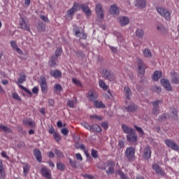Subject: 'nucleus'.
Segmentation results:
<instances>
[{
  "mask_svg": "<svg viewBox=\"0 0 179 179\" xmlns=\"http://www.w3.org/2000/svg\"><path fill=\"white\" fill-rule=\"evenodd\" d=\"M96 167L99 170H106V175L111 176L115 171V162L113 160H107L106 162H99Z\"/></svg>",
  "mask_w": 179,
  "mask_h": 179,
  "instance_id": "nucleus-1",
  "label": "nucleus"
},
{
  "mask_svg": "<svg viewBox=\"0 0 179 179\" xmlns=\"http://www.w3.org/2000/svg\"><path fill=\"white\" fill-rule=\"evenodd\" d=\"M156 10L160 16H162V17H164L166 20H170L171 19V13L170 11H169V9L164 8V7H157Z\"/></svg>",
  "mask_w": 179,
  "mask_h": 179,
  "instance_id": "nucleus-2",
  "label": "nucleus"
},
{
  "mask_svg": "<svg viewBox=\"0 0 179 179\" xmlns=\"http://www.w3.org/2000/svg\"><path fill=\"white\" fill-rule=\"evenodd\" d=\"M24 82H26V74L22 73L20 74V78L17 79V82H16V83L18 85L19 87L22 89V90H24V92H26L27 94L31 96V92L22 85V83H24Z\"/></svg>",
  "mask_w": 179,
  "mask_h": 179,
  "instance_id": "nucleus-3",
  "label": "nucleus"
},
{
  "mask_svg": "<svg viewBox=\"0 0 179 179\" xmlns=\"http://www.w3.org/2000/svg\"><path fill=\"white\" fill-rule=\"evenodd\" d=\"M136 149L134 147H129L125 151V157L129 162H134L135 160Z\"/></svg>",
  "mask_w": 179,
  "mask_h": 179,
  "instance_id": "nucleus-4",
  "label": "nucleus"
},
{
  "mask_svg": "<svg viewBox=\"0 0 179 179\" xmlns=\"http://www.w3.org/2000/svg\"><path fill=\"white\" fill-rule=\"evenodd\" d=\"M78 8H79V5L77 3H74L72 8L67 10V20H72L75 12L78 10Z\"/></svg>",
  "mask_w": 179,
  "mask_h": 179,
  "instance_id": "nucleus-5",
  "label": "nucleus"
},
{
  "mask_svg": "<svg viewBox=\"0 0 179 179\" xmlns=\"http://www.w3.org/2000/svg\"><path fill=\"white\" fill-rule=\"evenodd\" d=\"M20 29L25 30L26 31H30V24L26 21L24 17H21L19 22Z\"/></svg>",
  "mask_w": 179,
  "mask_h": 179,
  "instance_id": "nucleus-6",
  "label": "nucleus"
},
{
  "mask_svg": "<svg viewBox=\"0 0 179 179\" xmlns=\"http://www.w3.org/2000/svg\"><path fill=\"white\" fill-rule=\"evenodd\" d=\"M102 76L107 79V80H109V82H113L115 79L114 74L111 71H108L107 69L102 70Z\"/></svg>",
  "mask_w": 179,
  "mask_h": 179,
  "instance_id": "nucleus-7",
  "label": "nucleus"
},
{
  "mask_svg": "<svg viewBox=\"0 0 179 179\" xmlns=\"http://www.w3.org/2000/svg\"><path fill=\"white\" fill-rule=\"evenodd\" d=\"M152 169L155 171L157 176H161V177H166V172L159 166V164L155 163L152 164Z\"/></svg>",
  "mask_w": 179,
  "mask_h": 179,
  "instance_id": "nucleus-8",
  "label": "nucleus"
},
{
  "mask_svg": "<svg viewBox=\"0 0 179 179\" xmlns=\"http://www.w3.org/2000/svg\"><path fill=\"white\" fill-rule=\"evenodd\" d=\"M95 11L98 17H99L101 20H103L104 19V11L103 10V6L101 3H98L96 4Z\"/></svg>",
  "mask_w": 179,
  "mask_h": 179,
  "instance_id": "nucleus-9",
  "label": "nucleus"
},
{
  "mask_svg": "<svg viewBox=\"0 0 179 179\" xmlns=\"http://www.w3.org/2000/svg\"><path fill=\"white\" fill-rule=\"evenodd\" d=\"M39 84L42 93H47V92H48V87L47 86V80H45V77L40 78Z\"/></svg>",
  "mask_w": 179,
  "mask_h": 179,
  "instance_id": "nucleus-10",
  "label": "nucleus"
},
{
  "mask_svg": "<svg viewBox=\"0 0 179 179\" xmlns=\"http://www.w3.org/2000/svg\"><path fill=\"white\" fill-rule=\"evenodd\" d=\"M164 143L165 145H166V146H168V148H170L171 149H172V150L178 152L179 150L178 145H177V143H176L174 141L170 139H166L164 141Z\"/></svg>",
  "mask_w": 179,
  "mask_h": 179,
  "instance_id": "nucleus-11",
  "label": "nucleus"
},
{
  "mask_svg": "<svg viewBox=\"0 0 179 179\" xmlns=\"http://www.w3.org/2000/svg\"><path fill=\"white\" fill-rule=\"evenodd\" d=\"M143 157L145 160H149L152 157V149L150 146L147 145L144 148Z\"/></svg>",
  "mask_w": 179,
  "mask_h": 179,
  "instance_id": "nucleus-12",
  "label": "nucleus"
},
{
  "mask_svg": "<svg viewBox=\"0 0 179 179\" xmlns=\"http://www.w3.org/2000/svg\"><path fill=\"white\" fill-rule=\"evenodd\" d=\"M117 22L122 27H124V26L129 24V18L127 16H119L117 17Z\"/></svg>",
  "mask_w": 179,
  "mask_h": 179,
  "instance_id": "nucleus-13",
  "label": "nucleus"
},
{
  "mask_svg": "<svg viewBox=\"0 0 179 179\" xmlns=\"http://www.w3.org/2000/svg\"><path fill=\"white\" fill-rule=\"evenodd\" d=\"M127 140L128 142H130V143H135V142L138 141V135H136L135 133V130L133 132L127 134Z\"/></svg>",
  "mask_w": 179,
  "mask_h": 179,
  "instance_id": "nucleus-14",
  "label": "nucleus"
},
{
  "mask_svg": "<svg viewBox=\"0 0 179 179\" xmlns=\"http://www.w3.org/2000/svg\"><path fill=\"white\" fill-rule=\"evenodd\" d=\"M161 84L162 86L166 89V90H168V92H172L173 87H171V84H170V81L166 78L161 80Z\"/></svg>",
  "mask_w": 179,
  "mask_h": 179,
  "instance_id": "nucleus-15",
  "label": "nucleus"
},
{
  "mask_svg": "<svg viewBox=\"0 0 179 179\" xmlns=\"http://www.w3.org/2000/svg\"><path fill=\"white\" fill-rule=\"evenodd\" d=\"M138 73L141 75H143L145 73V69L148 68L146 64H143V62H142V59H138Z\"/></svg>",
  "mask_w": 179,
  "mask_h": 179,
  "instance_id": "nucleus-16",
  "label": "nucleus"
},
{
  "mask_svg": "<svg viewBox=\"0 0 179 179\" xmlns=\"http://www.w3.org/2000/svg\"><path fill=\"white\" fill-rule=\"evenodd\" d=\"M41 173L45 178L51 179V171H50V169L43 167L41 169Z\"/></svg>",
  "mask_w": 179,
  "mask_h": 179,
  "instance_id": "nucleus-17",
  "label": "nucleus"
},
{
  "mask_svg": "<svg viewBox=\"0 0 179 179\" xmlns=\"http://www.w3.org/2000/svg\"><path fill=\"white\" fill-rule=\"evenodd\" d=\"M134 6L139 9H145L146 8V0H136Z\"/></svg>",
  "mask_w": 179,
  "mask_h": 179,
  "instance_id": "nucleus-18",
  "label": "nucleus"
},
{
  "mask_svg": "<svg viewBox=\"0 0 179 179\" xmlns=\"http://www.w3.org/2000/svg\"><path fill=\"white\" fill-rule=\"evenodd\" d=\"M50 75L55 79H61L62 78V73L59 70H50Z\"/></svg>",
  "mask_w": 179,
  "mask_h": 179,
  "instance_id": "nucleus-19",
  "label": "nucleus"
},
{
  "mask_svg": "<svg viewBox=\"0 0 179 179\" xmlns=\"http://www.w3.org/2000/svg\"><path fill=\"white\" fill-rule=\"evenodd\" d=\"M171 82L174 83V85H179V77L178 74L176 71L171 72Z\"/></svg>",
  "mask_w": 179,
  "mask_h": 179,
  "instance_id": "nucleus-20",
  "label": "nucleus"
},
{
  "mask_svg": "<svg viewBox=\"0 0 179 179\" xmlns=\"http://www.w3.org/2000/svg\"><path fill=\"white\" fill-rule=\"evenodd\" d=\"M110 15H120V9L116 4H113L110 7Z\"/></svg>",
  "mask_w": 179,
  "mask_h": 179,
  "instance_id": "nucleus-21",
  "label": "nucleus"
},
{
  "mask_svg": "<svg viewBox=\"0 0 179 179\" xmlns=\"http://www.w3.org/2000/svg\"><path fill=\"white\" fill-rule=\"evenodd\" d=\"M23 124L27 127H29V128H34V127H36V122L31 120V119L24 120Z\"/></svg>",
  "mask_w": 179,
  "mask_h": 179,
  "instance_id": "nucleus-22",
  "label": "nucleus"
},
{
  "mask_svg": "<svg viewBox=\"0 0 179 179\" xmlns=\"http://www.w3.org/2000/svg\"><path fill=\"white\" fill-rule=\"evenodd\" d=\"M34 155L36 157L37 162L39 163H41V160H43V158L41 157V151L38 149H34Z\"/></svg>",
  "mask_w": 179,
  "mask_h": 179,
  "instance_id": "nucleus-23",
  "label": "nucleus"
},
{
  "mask_svg": "<svg viewBox=\"0 0 179 179\" xmlns=\"http://www.w3.org/2000/svg\"><path fill=\"white\" fill-rule=\"evenodd\" d=\"M127 111H129L130 113H135L138 110V106L135 103H130L127 107L125 108Z\"/></svg>",
  "mask_w": 179,
  "mask_h": 179,
  "instance_id": "nucleus-24",
  "label": "nucleus"
},
{
  "mask_svg": "<svg viewBox=\"0 0 179 179\" xmlns=\"http://www.w3.org/2000/svg\"><path fill=\"white\" fill-rule=\"evenodd\" d=\"M122 129L124 134H127L128 135L135 131V129L127 126V124H122Z\"/></svg>",
  "mask_w": 179,
  "mask_h": 179,
  "instance_id": "nucleus-25",
  "label": "nucleus"
},
{
  "mask_svg": "<svg viewBox=\"0 0 179 179\" xmlns=\"http://www.w3.org/2000/svg\"><path fill=\"white\" fill-rule=\"evenodd\" d=\"M10 44L11 45L12 48H13V50H15V51H17V52H18V54H23V51H22V50H20V48H19V47H17V43H16V41H11L10 42Z\"/></svg>",
  "mask_w": 179,
  "mask_h": 179,
  "instance_id": "nucleus-26",
  "label": "nucleus"
},
{
  "mask_svg": "<svg viewBox=\"0 0 179 179\" xmlns=\"http://www.w3.org/2000/svg\"><path fill=\"white\" fill-rule=\"evenodd\" d=\"M80 8H81L82 10L87 15V16H90L92 15V10H90V8H89V6L86 5L81 4L80 6Z\"/></svg>",
  "mask_w": 179,
  "mask_h": 179,
  "instance_id": "nucleus-27",
  "label": "nucleus"
},
{
  "mask_svg": "<svg viewBox=\"0 0 179 179\" xmlns=\"http://www.w3.org/2000/svg\"><path fill=\"white\" fill-rule=\"evenodd\" d=\"M157 30H158L159 33H162V34H166L167 33V29L160 23L157 24Z\"/></svg>",
  "mask_w": 179,
  "mask_h": 179,
  "instance_id": "nucleus-28",
  "label": "nucleus"
},
{
  "mask_svg": "<svg viewBox=\"0 0 179 179\" xmlns=\"http://www.w3.org/2000/svg\"><path fill=\"white\" fill-rule=\"evenodd\" d=\"M88 99L91 101H94V100L97 99V94H96L93 90H90L88 92Z\"/></svg>",
  "mask_w": 179,
  "mask_h": 179,
  "instance_id": "nucleus-29",
  "label": "nucleus"
},
{
  "mask_svg": "<svg viewBox=\"0 0 179 179\" xmlns=\"http://www.w3.org/2000/svg\"><path fill=\"white\" fill-rule=\"evenodd\" d=\"M135 34L138 38H143V36H145V31L143 29H142V28H138Z\"/></svg>",
  "mask_w": 179,
  "mask_h": 179,
  "instance_id": "nucleus-30",
  "label": "nucleus"
},
{
  "mask_svg": "<svg viewBox=\"0 0 179 179\" xmlns=\"http://www.w3.org/2000/svg\"><path fill=\"white\" fill-rule=\"evenodd\" d=\"M124 90L125 92L126 99L127 100H129V99H131V96H132V92H131V89L129 88V87H124Z\"/></svg>",
  "mask_w": 179,
  "mask_h": 179,
  "instance_id": "nucleus-31",
  "label": "nucleus"
},
{
  "mask_svg": "<svg viewBox=\"0 0 179 179\" xmlns=\"http://www.w3.org/2000/svg\"><path fill=\"white\" fill-rule=\"evenodd\" d=\"M90 132H101V127L99 126L98 124H93L91 127V131Z\"/></svg>",
  "mask_w": 179,
  "mask_h": 179,
  "instance_id": "nucleus-32",
  "label": "nucleus"
},
{
  "mask_svg": "<svg viewBox=\"0 0 179 179\" xmlns=\"http://www.w3.org/2000/svg\"><path fill=\"white\" fill-rule=\"evenodd\" d=\"M57 61H58V58L56 57L55 56L52 55L50 57V66H51L52 68L55 66L57 65Z\"/></svg>",
  "mask_w": 179,
  "mask_h": 179,
  "instance_id": "nucleus-33",
  "label": "nucleus"
},
{
  "mask_svg": "<svg viewBox=\"0 0 179 179\" xmlns=\"http://www.w3.org/2000/svg\"><path fill=\"white\" fill-rule=\"evenodd\" d=\"M94 106L96 108H106V105H104V103H103V102L99 101H94Z\"/></svg>",
  "mask_w": 179,
  "mask_h": 179,
  "instance_id": "nucleus-34",
  "label": "nucleus"
},
{
  "mask_svg": "<svg viewBox=\"0 0 179 179\" xmlns=\"http://www.w3.org/2000/svg\"><path fill=\"white\" fill-rule=\"evenodd\" d=\"M162 78V72L159 71H155L153 76H152V79L153 80H159Z\"/></svg>",
  "mask_w": 179,
  "mask_h": 179,
  "instance_id": "nucleus-35",
  "label": "nucleus"
},
{
  "mask_svg": "<svg viewBox=\"0 0 179 179\" xmlns=\"http://www.w3.org/2000/svg\"><path fill=\"white\" fill-rule=\"evenodd\" d=\"M99 87L103 89V90H107V89H108V85H107L106 82H104L103 80H99Z\"/></svg>",
  "mask_w": 179,
  "mask_h": 179,
  "instance_id": "nucleus-36",
  "label": "nucleus"
},
{
  "mask_svg": "<svg viewBox=\"0 0 179 179\" xmlns=\"http://www.w3.org/2000/svg\"><path fill=\"white\" fill-rule=\"evenodd\" d=\"M0 131H3L4 132H7L8 134L12 132V130L3 124H0Z\"/></svg>",
  "mask_w": 179,
  "mask_h": 179,
  "instance_id": "nucleus-37",
  "label": "nucleus"
},
{
  "mask_svg": "<svg viewBox=\"0 0 179 179\" xmlns=\"http://www.w3.org/2000/svg\"><path fill=\"white\" fill-rule=\"evenodd\" d=\"M143 54L147 58H150V57H152V52H150V50H149V49H145L143 51Z\"/></svg>",
  "mask_w": 179,
  "mask_h": 179,
  "instance_id": "nucleus-38",
  "label": "nucleus"
},
{
  "mask_svg": "<svg viewBox=\"0 0 179 179\" xmlns=\"http://www.w3.org/2000/svg\"><path fill=\"white\" fill-rule=\"evenodd\" d=\"M75 103H76V98H75L74 100H69L67 106L70 107V108H73V107H75Z\"/></svg>",
  "mask_w": 179,
  "mask_h": 179,
  "instance_id": "nucleus-39",
  "label": "nucleus"
},
{
  "mask_svg": "<svg viewBox=\"0 0 179 179\" xmlns=\"http://www.w3.org/2000/svg\"><path fill=\"white\" fill-rule=\"evenodd\" d=\"M169 118H170V115L167 113H164L159 116V121H164V120H169Z\"/></svg>",
  "mask_w": 179,
  "mask_h": 179,
  "instance_id": "nucleus-40",
  "label": "nucleus"
},
{
  "mask_svg": "<svg viewBox=\"0 0 179 179\" xmlns=\"http://www.w3.org/2000/svg\"><path fill=\"white\" fill-rule=\"evenodd\" d=\"M0 177L1 179H5V177H6V173L5 172V168H0Z\"/></svg>",
  "mask_w": 179,
  "mask_h": 179,
  "instance_id": "nucleus-41",
  "label": "nucleus"
},
{
  "mask_svg": "<svg viewBox=\"0 0 179 179\" xmlns=\"http://www.w3.org/2000/svg\"><path fill=\"white\" fill-rule=\"evenodd\" d=\"M90 120H97V121H101L103 120L102 116H99L97 115H92L90 116Z\"/></svg>",
  "mask_w": 179,
  "mask_h": 179,
  "instance_id": "nucleus-42",
  "label": "nucleus"
},
{
  "mask_svg": "<svg viewBox=\"0 0 179 179\" xmlns=\"http://www.w3.org/2000/svg\"><path fill=\"white\" fill-rule=\"evenodd\" d=\"M81 125H83V127H84V128H85L86 129H88V131H91L92 129V125H90L89 123H87V122H83L81 123Z\"/></svg>",
  "mask_w": 179,
  "mask_h": 179,
  "instance_id": "nucleus-43",
  "label": "nucleus"
},
{
  "mask_svg": "<svg viewBox=\"0 0 179 179\" xmlns=\"http://www.w3.org/2000/svg\"><path fill=\"white\" fill-rule=\"evenodd\" d=\"M117 174L120 176L121 179H128V177L126 176L125 173H124L122 170H118Z\"/></svg>",
  "mask_w": 179,
  "mask_h": 179,
  "instance_id": "nucleus-44",
  "label": "nucleus"
},
{
  "mask_svg": "<svg viewBox=\"0 0 179 179\" xmlns=\"http://www.w3.org/2000/svg\"><path fill=\"white\" fill-rule=\"evenodd\" d=\"M134 128L136 129L137 132H138L141 136H143V135H145V132L143 131V129H142V128L138 126H134Z\"/></svg>",
  "mask_w": 179,
  "mask_h": 179,
  "instance_id": "nucleus-45",
  "label": "nucleus"
},
{
  "mask_svg": "<svg viewBox=\"0 0 179 179\" xmlns=\"http://www.w3.org/2000/svg\"><path fill=\"white\" fill-rule=\"evenodd\" d=\"M72 82L74 85H76V86H79V87H82V83H80V80L76 78H73Z\"/></svg>",
  "mask_w": 179,
  "mask_h": 179,
  "instance_id": "nucleus-46",
  "label": "nucleus"
},
{
  "mask_svg": "<svg viewBox=\"0 0 179 179\" xmlns=\"http://www.w3.org/2000/svg\"><path fill=\"white\" fill-rule=\"evenodd\" d=\"M62 54V50L58 48L55 50L54 57H55L56 58H58V57H61Z\"/></svg>",
  "mask_w": 179,
  "mask_h": 179,
  "instance_id": "nucleus-47",
  "label": "nucleus"
},
{
  "mask_svg": "<svg viewBox=\"0 0 179 179\" xmlns=\"http://www.w3.org/2000/svg\"><path fill=\"white\" fill-rule=\"evenodd\" d=\"M91 155L94 159H97L99 157V154H97V150L92 149L91 152Z\"/></svg>",
  "mask_w": 179,
  "mask_h": 179,
  "instance_id": "nucleus-48",
  "label": "nucleus"
},
{
  "mask_svg": "<svg viewBox=\"0 0 179 179\" xmlns=\"http://www.w3.org/2000/svg\"><path fill=\"white\" fill-rule=\"evenodd\" d=\"M55 153L57 157H64V153H62V151L58 149L55 150Z\"/></svg>",
  "mask_w": 179,
  "mask_h": 179,
  "instance_id": "nucleus-49",
  "label": "nucleus"
},
{
  "mask_svg": "<svg viewBox=\"0 0 179 179\" xmlns=\"http://www.w3.org/2000/svg\"><path fill=\"white\" fill-rule=\"evenodd\" d=\"M13 99L15 100H17L18 101H22V99H20V96H19V94L16 92H14L12 94Z\"/></svg>",
  "mask_w": 179,
  "mask_h": 179,
  "instance_id": "nucleus-50",
  "label": "nucleus"
},
{
  "mask_svg": "<svg viewBox=\"0 0 179 179\" xmlns=\"http://www.w3.org/2000/svg\"><path fill=\"white\" fill-rule=\"evenodd\" d=\"M73 31L75 32V36H76V37L80 36V34H82V32H80V29H79V28H78V27L74 28V29H73Z\"/></svg>",
  "mask_w": 179,
  "mask_h": 179,
  "instance_id": "nucleus-51",
  "label": "nucleus"
},
{
  "mask_svg": "<svg viewBox=\"0 0 179 179\" xmlns=\"http://www.w3.org/2000/svg\"><path fill=\"white\" fill-rule=\"evenodd\" d=\"M73 31L75 32V36H76V37L80 36V34H82V32H80V29H79V28H78V27L74 28V29H73Z\"/></svg>",
  "mask_w": 179,
  "mask_h": 179,
  "instance_id": "nucleus-52",
  "label": "nucleus"
},
{
  "mask_svg": "<svg viewBox=\"0 0 179 179\" xmlns=\"http://www.w3.org/2000/svg\"><path fill=\"white\" fill-rule=\"evenodd\" d=\"M73 31L75 32V36H76V37L80 36V34H82V32H80V29H79V28H78V27L74 28V29H73Z\"/></svg>",
  "mask_w": 179,
  "mask_h": 179,
  "instance_id": "nucleus-53",
  "label": "nucleus"
},
{
  "mask_svg": "<svg viewBox=\"0 0 179 179\" xmlns=\"http://www.w3.org/2000/svg\"><path fill=\"white\" fill-rule=\"evenodd\" d=\"M57 170L64 171V170H65V166L64 165V164L58 163L57 164Z\"/></svg>",
  "mask_w": 179,
  "mask_h": 179,
  "instance_id": "nucleus-54",
  "label": "nucleus"
},
{
  "mask_svg": "<svg viewBox=\"0 0 179 179\" xmlns=\"http://www.w3.org/2000/svg\"><path fill=\"white\" fill-rule=\"evenodd\" d=\"M159 107L153 106L152 114H154V115H157V114H159Z\"/></svg>",
  "mask_w": 179,
  "mask_h": 179,
  "instance_id": "nucleus-55",
  "label": "nucleus"
},
{
  "mask_svg": "<svg viewBox=\"0 0 179 179\" xmlns=\"http://www.w3.org/2000/svg\"><path fill=\"white\" fill-rule=\"evenodd\" d=\"M53 136L56 142H59V141H61V136H59V134H58V133H55Z\"/></svg>",
  "mask_w": 179,
  "mask_h": 179,
  "instance_id": "nucleus-56",
  "label": "nucleus"
},
{
  "mask_svg": "<svg viewBox=\"0 0 179 179\" xmlns=\"http://www.w3.org/2000/svg\"><path fill=\"white\" fill-rule=\"evenodd\" d=\"M81 40H86L87 38V36L86 34H85V31H81V34H80V36H78Z\"/></svg>",
  "mask_w": 179,
  "mask_h": 179,
  "instance_id": "nucleus-57",
  "label": "nucleus"
},
{
  "mask_svg": "<svg viewBox=\"0 0 179 179\" xmlns=\"http://www.w3.org/2000/svg\"><path fill=\"white\" fill-rule=\"evenodd\" d=\"M152 90L156 93H160V92H162V88H160V87L158 86H154L152 87Z\"/></svg>",
  "mask_w": 179,
  "mask_h": 179,
  "instance_id": "nucleus-58",
  "label": "nucleus"
},
{
  "mask_svg": "<svg viewBox=\"0 0 179 179\" xmlns=\"http://www.w3.org/2000/svg\"><path fill=\"white\" fill-rule=\"evenodd\" d=\"M54 89L55 91L61 92V90H62V86L59 84H56Z\"/></svg>",
  "mask_w": 179,
  "mask_h": 179,
  "instance_id": "nucleus-59",
  "label": "nucleus"
},
{
  "mask_svg": "<svg viewBox=\"0 0 179 179\" xmlns=\"http://www.w3.org/2000/svg\"><path fill=\"white\" fill-rule=\"evenodd\" d=\"M61 132L62 134L64 135V136H66V135H68V134H69V130H68L67 128H63V129H62Z\"/></svg>",
  "mask_w": 179,
  "mask_h": 179,
  "instance_id": "nucleus-60",
  "label": "nucleus"
},
{
  "mask_svg": "<svg viewBox=\"0 0 179 179\" xmlns=\"http://www.w3.org/2000/svg\"><path fill=\"white\" fill-rule=\"evenodd\" d=\"M101 125L103 129H108V122H103Z\"/></svg>",
  "mask_w": 179,
  "mask_h": 179,
  "instance_id": "nucleus-61",
  "label": "nucleus"
},
{
  "mask_svg": "<svg viewBox=\"0 0 179 179\" xmlns=\"http://www.w3.org/2000/svg\"><path fill=\"white\" fill-rule=\"evenodd\" d=\"M161 103H162L161 100H157L152 102V106L153 107H159V104H160Z\"/></svg>",
  "mask_w": 179,
  "mask_h": 179,
  "instance_id": "nucleus-62",
  "label": "nucleus"
},
{
  "mask_svg": "<svg viewBox=\"0 0 179 179\" xmlns=\"http://www.w3.org/2000/svg\"><path fill=\"white\" fill-rule=\"evenodd\" d=\"M23 170H24V174H27V173H29V170H30V167L29 166V165H26L25 166L23 167Z\"/></svg>",
  "mask_w": 179,
  "mask_h": 179,
  "instance_id": "nucleus-63",
  "label": "nucleus"
},
{
  "mask_svg": "<svg viewBox=\"0 0 179 179\" xmlns=\"http://www.w3.org/2000/svg\"><path fill=\"white\" fill-rule=\"evenodd\" d=\"M69 163H70L71 166H73L74 169L76 168V162L70 159H69Z\"/></svg>",
  "mask_w": 179,
  "mask_h": 179,
  "instance_id": "nucleus-64",
  "label": "nucleus"
}]
</instances>
